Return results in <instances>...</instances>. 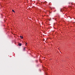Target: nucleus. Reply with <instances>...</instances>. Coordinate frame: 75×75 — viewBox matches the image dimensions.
<instances>
[{
    "instance_id": "obj_1",
    "label": "nucleus",
    "mask_w": 75,
    "mask_h": 75,
    "mask_svg": "<svg viewBox=\"0 0 75 75\" xmlns=\"http://www.w3.org/2000/svg\"><path fill=\"white\" fill-rule=\"evenodd\" d=\"M20 37L22 39H23V36H20Z\"/></svg>"
},
{
    "instance_id": "obj_2",
    "label": "nucleus",
    "mask_w": 75,
    "mask_h": 75,
    "mask_svg": "<svg viewBox=\"0 0 75 75\" xmlns=\"http://www.w3.org/2000/svg\"><path fill=\"white\" fill-rule=\"evenodd\" d=\"M21 43H19V46H21Z\"/></svg>"
},
{
    "instance_id": "obj_3",
    "label": "nucleus",
    "mask_w": 75,
    "mask_h": 75,
    "mask_svg": "<svg viewBox=\"0 0 75 75\" xmlns=\"http://www.w3.org/2000/svg\"><path fill=\"white\" fill-rule=\"evenodd\" d=\"M25 47H24V48H23V50L24 51V50H25Z\"/></svg>"
},
{
    "instance_id": "obj_4",
    "label": "nucleus",
    "mask_w": 75,
    "mask_h": 75,
    "mask_svg": "<svg viewBox=\"0 0 75 75\" xmlns=\"http://www.w3.org/2000/svg\"><path fill=\"white\" fill-rule=\"evenodd\" d=\"M12 11L13 12H14V13H15V11H14L13 10H12Z\"/></svg>"
},
{
    "instance_id": "obj_5",
    "label": "nucleus",
    "mask_w": 75,
    "mask_h": 75,
    "mask_svg": "<svg viewBox=\"0 0 75 75\" xmlns=\"http://www.w3.org/2000/svg\"><path fill=\"white\" fill-rule=\"evenodd\" d=\"M25 43H26V45H26L27 44H28V43H27V42H26Z\"/></svg>"
},
{
    "instance_id": "obj_6",
    "label": "nucleus",
    "mask_w": 75,
    "mask_h": 75,
    "mask_svg": "<svg viewBox=\"0 0 75 75\" xmlns=\"http://www.w3.org/2000/svg\"><path fill=\"white\" fill-rule=\"evenodd\" d=\"M45 3H47V2L46 1H45L44 2Z\"/></svg>"
}]
</instances>
